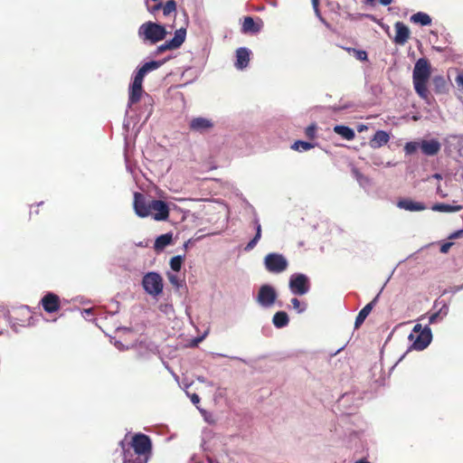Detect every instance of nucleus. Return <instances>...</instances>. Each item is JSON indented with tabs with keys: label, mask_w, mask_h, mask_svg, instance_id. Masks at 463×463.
I'll list each match as a JSON object with an SVG mask.
<instances>
[{
	"label": "nucleus",
	"mask_w": 463,
	"mask_h": 463,
	"mask_svg": "<svg viewBox=\"0 0 463 463\" xmlns=\"http://www.w3.org/2000/svg\"><path fill=\"white\" fill-rule=\"evenodd\" d=\"M164 63H165V61H150L145 62L142 66L149 73L151 71H154L159 69Z\"/></svg>",
	"instance_id": "obj_35"
},
{
	"label": "nucleus",
	"mask_w": 463,
	"mask_h": 463,
	"mask_svg": "<svg viewBox=\"0 0 463 463\" xmlns=\"http://www.w3.org/2000/svg\"><path fill=\"white\" fill-rule=\"evenodd\" d=\"M260 238H261V233L256 232L255 236L245 246V250L250 251L252 249H254L255 246L257 245V243L259 242V241L260 240Z\"/></svg>",
	"instance_id": "obj_40"
},
{
	"label": "nucleus",
	"mask_w": 463,
	"mask_h": 463,
	"mask_svg": "<svg viewBox=\"0 0 463 463\" xmlns=\"http://www.w3.org/2000/svg\"><path fill=\"white\" fill-rule=\"evenodd\" d=\"M209 462H210V463H219L218 461H213V460H212V459H209Z\"/></svg>",
	"instance_id": "obj_64"
},
{
	"label": "nucleus",
	"mask_w": 463,
	"mask_h": 463,
	"mask_svg": "<svg viewBox=\"0 0 463 463\" xmlns=\"http://www.w3.org/2000/svg\"><path fill=\"white\" fill-rule=\"evenodd\" d=\"M459 238H463V229L458 230V231L450 233L448 237L449 240H456V239H459Z\"/></svg>",
	"instance_id": "obj_45"
},
{
	"label": "nucleus",
	"mask_w": 463,
	"mask_h": 463,
	"mask_svg": "<svg viewBox=\"0 0 463 463\" xmlns=\"http://www.w3.org/2000/svg\"><path fill=\"white\" fill-rule=\"evenodd\" d=\"M396 34L393 39L394 43L399 45H403L410 37V29L402 22H396L394 24Z\"/></svg>",
	"instance_id": "obj_19"
},
{
	"label": "nucleus",
	"mask_w": 463,
	"mask_h": 463,
	"mask_svg": "<svg viewBox=\"0 0 463 463\" xmlns=\"http://www.w3.org/2000/svg\"><path fill=\"white\" fill-rule=\"evenodd\" d=\"M378 299H379V294H377L370 303L365 305L360 310V312L358 313V315L355 318V321H354V328H358L364 323V321L366 319V317H368V315L371 313L372 309L377 303Z\"/></svg>",
	"instance_id": "obj_20"
},
{
	"label": "nucleus",
	"mask_w": 463,
	"mask_h": 463,
	"mask_svg": "<svg viewBox=\"0 0 463 463\" xmlns=\"http://www.w3.org/2000/svg\"><path fill=\"white\" fill-rule=\"evenodd\" d=\"M167 34L165 27L155 22L142 24L137 31L138 38L143 43L156 44L164 40Z\"/></svg>",
	"instance_id": "obj_2"
},
{
	"label": "nucleus",
	"mask_w": 463,
	"mask_h": 463,
	"mask_svg": "<svg viewBox=\"0 0 463 463\" xmlns=\"http://www.w3.org/2000/svg\"><path fill=\"white\" fill-rule=\"evenodd\" d=\"M197 381L202 383H206V379L203 376H198L197 377Z\"/></svg>",
	"instance_id": "obj_57"
},
{
	"label": "nucleus",
	"mask_w": 463,
	"mask_h": 463,
	"mask_svg": "<svg viewBox=\"0 0 463 463\" xmlns=\"http://www.w3.org/2000/svg\"><path fill=\"white\" fill-rule=\"evenodd\" d=\"M452 245H453V242H451V241L444 242L440 247V252L447 253L449 250V249L452 247Z\"/></svg>",
	"instance_id": "obj_47"
},
{
	"label": "nucleus",
	"mask_w": 463,
	"mask_h": 463,
	"mask_svg": "<svg viewBox=\"0 0 463 463\" xmlns=\"http://www.w3.org/2000/svg\"><path fill=\"white\" fill-rule=\"evenodd\" d=\"M435 91L437 93H446L448 91V83L443 76H435L432 80Z\"/></svg>",
	"instance_id": "obj_30"
},
{
	"label": "nucleus",
	"mask_w": 463,
	"mask_h": 463,
	"mask_svg": "<svg viewBox=\"0 0 463 463\" xmlns=\"http://www.w3.org/2000/svg\"><path fill=\"white\" fill-rule=\"evenodd\" d=\"M409 340L412 342L411 348L422 351L429 346L432 340V332L429 326L423 327V331L420 334L414 335L411 333L409 335Z\"/></svg>",
	"instance_id": "obj_8"
},
{
	"label": "nucleus",
	"mask_w": 463,
	"mask_h": 463,
	"mask_svg": "<svg viewBox=\"0 0 463 463\" xmlns=\"http://www.w3.org/2000/svg\"><path fill=\"white\" fill-rule=\"evenodd\" d=\"M141 101H142L143 107H144L143 113L145 114V116H144V123H145L149 119V118L153 114L155 100L151 95L145 93L144 98Z\"/></svg>",
	"instance_id": "obj_23"
},
{
	"label": "nucleus",
	"mask_w": 463,
	"mask_h": 463,
	"mask_svg": "<svg viewBox=\"0 0 463 463\" xmlns=\"http://www.w3.org/2000/svg\"><path fill=\"white\" fill-rule=\"evenodd\" d=\"M162 7H163V4L161 2H158L157 4H156L151 8H148V11L151 14H155L156 11L160 10Z\"/></svg>",
	"instance_id": "obj_49"
},
{
	"label": "nucleus",
	"mask_w": 463,
	"mask_h": 463,
	"mask_svg": "<svg viewBox=\"0 0 463 463\" xmlns=\"http://www.w3.org/2000/svg\"><path fill=\"white\" fill-rule=\"evenodd\" d=\"M163 14L165 16H168L170 14L175 12L176 10V3L175 0H169L165 3V5H163Z\"/></svg>",
	"instance_id": "obj_38"
},
{
	"label": "nucleus",
	"mask_w": 463,
	"mask_h": 463,
	"mask_svg": "<svg viewBox=\"0 0 463 463\" xmlns=\"http://www.w3.org/2000/svg\"><path fill=\"white\" fill-rule=\"evenodd\" d=\"M354 52L355 53V58L358 60V61H366L367 60V52L365 51H362V50H354Z\"/></svg>",
	"instance_id": "obj_41"
},
{
	"label": "nucleus",
	"mask_w": 463,
	"mask_h": 463,
	"mask_svg": "<svg viewBox=\"0 0 463 463\" xmlns=\"http://www.w3.org/2000/svg\"><path fill=\"white\" fill-rule=\"evenodd\" d=\"M142 287L148 295L157 297L163 292V279L157 272H147L143 277Z\"/></svg>",
	"instance_id": "obj_4"
},
{
	"label": "nucleus",
	"mask_w": 463,
	"mask_h": 463,
	"mask_svg": "<svg viewBox=\"0 0 463 463\" xmlns=\"http://www.w3.org/2000/svg\"><path fill=\"white\" fill-rule=\"evenodd\" d=\"M172 233H165L156 239L154 248L156 250H162L172 242Z\"/></svg>",
	"instance_id": "obj_27"
},
{
	"label": "nucleus",
	"mask_w": 463,
	"mask_h": 463,
	"mask_svg": "<svg viewBox=\"0 0 463 463\" xmlns=\"http://www.w3.org/2000/svg\"><path fill=\"white\" fill-rule=\"evenodd\" d=\"M447 146L451 149L453 147L457 151H460V146L463 144V136L451 135L446 139Z\"/></svg>",
	"instance_id": "obj_31"
},
{
	"label": "nucleus",
	"mask_w": 463,
	"mask_h": 463,
	"mask_svg": "<svg viewBox=\"0 0 463 463\" xmlns=\"http://www.w3.org/2000/svg\"><path fill=\"white\" fill-rule=\"evenodd\" d=\"M438 312L440 315V319H443L449 313V305L446 303H443L442 306L438 310Z\"/></svg>",
	"instance_id": "obj_43"
},
{
	"label": "nucleus",
	"mask_w": 463,
	"mask_h": 463,
	"mask_svg": "<svg viewBox=\"0 0 463 463\" xmlns=\"http://www.w3.org/2000/svg\"><path fill=\"white\" fill-rule=\"evenodd\" d=\"M289 323L288 315L285 311H278L272 317V324L276 328H283Z\"/></svg>",
	"instance_id": "obj_25"
},
{
	"label": "nucleus",
	"mask_w": 463,
	"mask_h": 463,
	"mask_svg": "<svg viewBox=\"0 0 463 463\" xmlns=\"http://www.w3.org/2000/svg\"><path fill=\"white\" fill-rule=\"evenodd\" d=\"M41 305L47 313L57 312L61 307L60 297L52 292H48L41 299Z\"/></svg>",
	"instance_id": "obj_14"
},
{
	"label": "nucleus",
	"mask_w": 463,
	"mask_h": 463,
	"mask_svg": "<svg viewBox=\"0 0 463 463\" xmlns=\"http://www.w3.org/2000/svg\"><path fill=\"white\" fill-rule=\"evenodd\" d=\"M185 37L186 30L184 28H180L176 30L175 32V36L171 40L166 41L165 43L159 45L156 48V53L159 54L167 50H175L179 48L185 41Z\"/></svg>",
	"instance_id": "obj_11"
},
{
	"label": "nucleus",
	"mask_w": 463,
	"mask_h": 463,
	"mask_svg": "<svg viewBox=\"0 0 463 463\" xmlns=\"http://www.w3.org/2000/svg\"><path fill=\"white\" fill-rule=\"evenodd\" d=\"M433 177H434V178H436V179H440V178H441V175H440L439 174H435V175H433Z\"/></svg>",
	"instance_id": "obj_62"
},
{
	"label": "nucleus",
	"mask_w": 463,
	"mask_h": 463,
	"mask_svg": "<svg viewBox=\"0 0 463 463\" xmlns=\"http://www.w3.org/2000/svg\"><path fill=\"white\" fill-rule=\"evenodd\" d=\"M150 215L156 221H166L169 217L168 204L162 200L152 199Z\"/></svg>",
	"instance_id": "obj_12"
},
{
	"label": "nucleus",
	"mask_w": 463,
	"mask_h": 463,
	"mask_svg": "<svg viewBox=\"0 0 463 463\" xmlns=\"http://www.w3.org/2000/svg\"><path fill=\"white\" fill-rule=\"evenodd\" d=\"M373 164L374 165H381L383 163H382V161L380 160V158H379V157H373Z\"/></svg>",
	"instance_id": "obj_54"
},
{
	"label": "nucleus",
	"mask_w": 463,
	"mask_h": 463,
	"mask_svg": "<svg viewBox=\"0 0 463 463\" xmlns=\"http://www.w3.org/2000/svg\"><path fill=\"white\" fill-rule=\"evenodd\" d=\"M265 269L274 274L285 271L288 267V260L280 253H269L264 258Z\"/></svg>",
	"instance_id": "obj_5"
},
{
	"label": "nucleus",
	"mask_w": 463,
	"mask_h": 463,
	"mask_svg": "<svg viewBox=\"0 0 463 463\" xmlns=\"http://www.w3.org/2000/svg\"><path fill=\"white\" fill-rule=\"evenodd\" d=\"M127 449L135 451L147 458L152 457V441L151 439L143 433H136L132 436L129 443L126 444Z\"/></svg>",
	"instance_id": "obj_3"
},
{
	"label": "nucleus",
	"mask_w": 463,
	"mask_h": 463,
	"mask_svg": "<svg viewBox=\"0 0 463 463\" xmlns=\"http://www.w3.org/2000/svg\"><path fill=\"white\" fill-rule=\"evenodd\" d=\"M189 243H190V241L184 242V250H186L188 248Z\"/></svg>",
	"instance_id": "obj_63"
},
{
	"label": "nucleus",
	"mask_w": 463,
	"mask_h": 463,
	"mask_svg": "<svg viewBox=\"0 0 463 463\" xmlns=\"http://www.w3.org/2000/svg\"><path fill=\"white\" fill-rule=\"evenodd\" d=\"M293 308L297 311L298 314L304 313L307 308V304L306 302H301L297 298H293L290 300Z\"/></svg>",
	"instance_id": "obj_34"
},
{
	"label": "nucleus",
	"mask_w": 463,
	"mask_h": 463,
	"mask_svg": "<svg viewBox=\"0 0 463 463\" xmlns=\"http://www.w3.org/2000/svg\"><path fill=\"white\" fill-rule=\"evenodd\" d=\"M423 331V327L420 324H416L412 329V332L414 335L420 334V332Z\"/></svg>",
	"instance_id": "obj_50"
},
{
	"label": "nucleus",
	"mask_w": 463,
	"mask_h": 463,
	"mask_svg": "<svg viewBox=\"0 0 463 463\" xmlns=\"http://www.w3.org/2000/svg\"><path fill=\"white\" fill-rule=\"evenodd\" d=\"M334 132L346 140H353L355 137L354 129L344 125L335 126Z\"/></svg>",
	"instance_id": "obj_26"
},
{
	"label": "nucleus",
	"mask_w": 463,
	"mask_h": 463,
	"mask_svg": "<svg viewBox=\"0 0 463 463\" xmlns=\"http://www.w3.org/2000/svg\"><path fill=\"white\" fill-rule=\"evenodd\" d=\"M462 289H463V286H461V285H460V286H456V287L453 288L452 292H453V293H456V292H458V291H460V290H462Z\"/></svg>",
	"instance_id": "obj_56"
},
{
	"label": "nucleus",
	"mask_w": 463,
	"mask_h": 463,
	"mask_svg": "<svg viewBox=\"0 0 463 463\" xmlns=\"http://www.w3.org/2000/svg\"><path fill=\"white\" fill-rule=\"evenodd\" d=\"M411 21L414 24H419L422 26L430 25L431 24L430 16L423 12H418L411 16Z\"/></svg>",
	"instance_id": "obj_29"
},
{
	"label": "nucleus",
	"mask_w": 463,
	"mask_h": 463,
	"mask_svg": "<svg viewBox=\"0 0 463 463\" xmlns=\"http://www.w3.org/2000/svg\"><path fill=\"white\" fill-rule=\"evenodd\" d=\"M430 76V66L427 59H419L414 65L412 80L416 93L423 99H428L427 82Z\"/></svg>",
	"instance_id": "obj_1"
},
{
	"label": "nucleus",
	"mask_w": 463,
	"mask_h": 463,
	"mask_svg": "<svg viewBox=\"0 0 463 463\" xmlns=\"http://www.w3.org/2000/svg\"><path fill=\"white\" fill-rule=\"evenodd\" d=\"M119 445L122 449V463H147L149 461V458L127 449L124 441H121Z\"/></svg>",
	"instance_id": "obj_15"
},
{
	"label": "nucleus",
	"mask_w": 463,
	"mask_h": 463,
	"mask_svg": "<svg viewBox=\"0 0 463 463\" xmlns=\"http://www.w3.org/2000/svg\"><path fill=\"white\" fill-rule=\"evenodd\" d=\"M440 143L437 139H424L420 141V150L423 155L433 156L440 150Z\"/></svg>",
	"instance_id": "obj_18"
},
{
	"label": "nucleus",
	"mask_w": 463,
	"mask_h": 463,
	"mask_svg": "<svg viewBox=\"0 0 463 463\" xmlns=\"http://www.w3.org/2000/svg\"><path fill=\"white\" fill-rule=\"evenodd\" d=\"M365 128H366V127H365V126H364V125H362V126H360V127L358 128V131H359V132H362V131H363L364 129H365Z\"/></svg>",
	"instance_id": "obj_59"
},
{
	"label": "nucleus",
	"mask_w": 463,
	"mask_h": 463,
	"mask_svg": "<svg viewBox=\"0 0 463 463\" xmlns=\"http://www.w3.org/2000/svg\"><path fill=\"white\" fill-rule=\"evenodd\" d=\"M87 316H90L92 314L93 310L91 308L84 309L83 311Z\"/></svg>",
	"instance_id": "obj_58"
},
{
	"label": "nucleus",
	"mask_w": 463,
	"mask_h": 463,
	"mask_svg": "<svg viewBox=\"0 0 463 463\" xmlns=\"http://www.w3.org/2000/svg\"><path fill=\"white\" fill-rule=\"evenodd\" d=\"M355 463H370V462L367 460H364V459H360V460L356 461Z\"/></svg>",
	"instance_id": "obj_61"
},
{
	"label": "nucleus",
	"mask_w": 463,
	"mask_h": 463,
	"mask_svg": "<svg viewBox=\"0 0 463 463\" xmlns=\"http://www.w3.org/2000/svg\"><path fill=\"white\" fill-rule=\"evenodd\" d=\"M148 74V72L146 71V69L141 65L140 67H138L134 74H133V77L132 79L133 80H136L137 81H140V82H143L144 80V78L146 77V75Z\"/></svg>",
	"instance_id": "obj_39"
},
{
	"label": "nucleus",
	"mask_w": 463,
	"mask_h": 463,
	"mask_svg": "<svg viewBox=\"0 0 463 463\" xmlns=\"http://www.w3.org/2000/svg\"><path fill=\"white\" fill-rule=\"evenodd\" d=\"M353 175L361 186L365 187L370 184V179L363 175L358 169L354 168Z\"/></svg>",
	"instance_id": "obj_33"
},
{
	"label": "nucleus",
	"mask_w": 463,
	"mask_h": 463,
	"mask_svg": "<svg viewBox=\"0 0 463 463\" xmlns=\"http://www.w3.org/2000/svg\"><path fill=\"white\" fill-rule=\"evenodd\" d=\"M96 325L107 335L110 336V333L115 332L114 329V315L110 314L107 316L105 314H99L95 318Z\"/></svg>",
	"instance_id": "obj_16"
},
{
	"label": "nucleus",
	"mask_w": 463,
	"mask_h": 463,
	"mask_svg": "<svg viewBox=\"0 0 463 463\" xmlns=\"http://www.w3.org/2000/svg\"><path fill=\"white\" fill-rule=\"evenodd\" d=\"M288 288L293 295H306L310 290L309 279L303 273H294L289 277Z\"/></svg>",
	"instance_id": "obj_6"
},
{
	"label": "nucleus",
	"mask_w": 463,
	"mask_h": 463,
	"mask_svg": "<svg viewBox=\"0 0 463 463\" xmlns=\"http://www.w3.org/2000/svg\"><path fill=\"white\" fill-rule=\"evenodd\" d=\"M145 93L146 92L143 90V82L132 79L128 88V107L141 101Z\"/></svg>",
	"instance_id": "obj_13"
},
{
	"label": "nucleus",
	"mask_w": 463,
	"mask_h": 463,
	"mask_svg": "<svg viewBox=\"0 0 463 463\" xmlns=\"http://www.w3.org/2000/svg\"><path fill=\"white\" fill-rule=\"evenodd\" d=\"M305 133H306L307 137H308L310 138H314L316 136V126L315 125L308 126L306 128Z\"/></svg>",
	"instance_id": "obj_44"
},
{
	"label": "nucleus",
	"mask_w": 463,
	"mask_h": 463,
	"mask_svg": "<svg viewBox=\"0 0 463 463\" xmlns=\"http://www.w3.org/2000/svg\"><path fill=\"white\" fill-rule=\"evenodd\" d=\"M190 398H191V402L194 405H196L200 402V397L196 393H193L192 395H190Z\"/></svg>",
	"instance_id": "obj_51"
},
{
	"label": "nucleus",
	"mask_w": 463,
	"mask_h": 463,
	"mask_svg": "<svg viewBox=\"0 0 463 463\" xmlns=\"http://www.w3.org/2000/svg\"><path fill=\"white\" fill-rule=\"evenodd\" d=\"M312 5L315 9L317 15L320 17L319 10H318V0H312Z\"/></svg>",
	"instance_id": "obj_53"
},
{
	"label": "nucleus",
	"mask_w": 463,
	"mask_h": 463,
	"mask_svg": "<svg viewBox=\"0 0 463 463\" xmlns=\"http://www.w3.org/2000/svg\"><path fill=\"white\" fill-rule=\"evenodd\" d=\"M204 337H205V335H203V336H201V337L197 338V339L195 340V342H196V343H199V342H201Z\"/></svg>",
	"instance_id": "obj_60"
},
{
	"label": "nucleus",
	"mask_w": 463,
	"mask_h": 463,
	"mask_svg": "<svg viewBox=\"0 0 463 463\" xmlns=\"http://www.w3.org/2000/svg\"><path fill=\"white\" fill-rule=\"evenodd\" d=\"M167 278H168V279H169V281H170V283L172 285H174V286H175L177 288L180 286V280H179L177 275L172 274V273H168L167 274Z\"/></svg>",
	"instance_id": "obj_42"
},
{
	"label": "nucleus",
	"mask_w": 463,
	"mask_h": 463,
	"mask_svg": "<svg viewBox=\"0 0 463 463\" xmlns=\"http://www.w3.org/2000/svg\"><path fill=\"white\" fill-rule=\"evenodd\" d=\"M184 258V256L177 255L171 259L170 267L174 271L178 272L181 269Z\"/></svg>",
	"instance_id": "obj_37"
},
{
	"label": "nucleus",
	"mask_w": 463,
	"mask_h": 463,
	"mask_svg": "<svg viewBox=\"0 0 463 463\" xmlns=\"http://www.w3.org/2000/svg\"><path fill=\"white\" fill-rule=\"evenodd\" d=\"M390 136L383 130H378L375 132L373 137L370 141V146L373 148H379L388 143Z\"/></svg>",
	"instance_id": "obj_22"
},
{
	"label": "nucleus",
	"mask_w": 463,
	"mask_h": 463,
	"mask_svg": "<svg viewBox=\"0 0 463 463\" xmlns=\"http://www.w3.org/2000/svg\"><path fill=\"white\" fill-rule=\"evenodd\" d=\"M455 82L457 84V87L460 90H463V74L462 73H459L456 79H455Z\"/></svg>",
	"instance_id": "obj_48"
},
{
	"label": "nucleus",
	"mask_w": 463,
	"mask_h": 463,
	"mask_svg": "<svg viewBox=\"0 0 463 463\" xmlns=\"http://www.w3.org/2000/svg\"><path fill=\"white\" fill-rule=\"evenodd\" d=\"M380 4L386 6V5H389L392 0H379Z\"/></svg>",
	"instance_id": "obj_55"
},
{
	"label": "nucleus",
	"mask_w": 463,
	"mask_h": 463,
	"mask_svg": "<svg viewBox=\"0 0 463 463\" xmlns=\"http://www.w3.org/2000/svg\"><path fill=\"white\" fill-rule=\"evenodd\" d=\"M278 298L276 289L269 284L261 285L256 296L257 304L262 308H270Z\"/></svg>",
	"instance_id": "obj_7"
},
{
	"label": "nucleus",
	"mask_w": 463,
	"mask_h": 463,
	"mask_svg": "<svg viewBox=\"0 0 463 463\" xmlns=\"http://www.w3.org/2000/svg\"><path fill=\"white\" fill-rule=\"evenodd\" d=\"M151 201L152 199L146 198L143 194L136 192L133 202L135 213L140 218L150 216Z\"/></svg>",
	"instance_id": "obj_10"
},
{
	"label": "nucleus",
	"mask_w": 463,
	"mask_h": 463,
	"mask_svg": "<svg viewBox=\"0 0 463 463\" xmlns=\"http://www.w3.org/2000/svg\"><path fill=\"white\" fill-rule=\"evenodd\" d=\"M315 146V144L307 142V141H302L298 140L294 142V144L291 146V148L293 150L298 151V152H304L307 151Z\"/></svg>",
	"instance_id": "obj_32"
},
{
	"label": "nucleus",
	"mask_w": 463,
	"mask_h": 463,
	"mask_svg": "<svg viewBox=\"0 0 463 463\" xmlns=\"http://www.w3.org/2000/svg\"><path fill=\"white\" fill-rule=\"evenodd\" d=\"M260 25L256 24L252 17L246 16L243 20L241 31L243 33H257L260 31Z\"/></svg>",
	"instance_id": "obj_24"
},
{
	"label": "nucleus",
	"mask_w": 463,
	"mask_h": 463,
	"mask_svg": "<svg viewBox=\"0 0 463 463\" xmlns=\"http://www.w3.org/2000/svg\"><path fill=\"white\" fill-rule=\"evenodd\" d=\"M418 149H420V141L407 142L404 146V152L406 155H411L415 153Z\"/></svg>",
	"instance_id": "obj_36"
},
{
	"label": "nucleus",
	"mask_w": 463,
	"mask_h": 463,
	"mask_svg": "<svg viewBox=\"0 0 463 463\" xmlns=\"http://www.w3.org/2000/svg\"><path fill=\"white\" fill-rule=\"evenodd\" d=\"M250 51L246 47H240L236 50V61L234 67L242 71L246 69L250 62Z\"/></svg>",
	"instance_id": "obj_17"
},
{
	"label": "nucleus",
	"mask_w": 463,
	"mask_h": 463,
	"mask_svg": "<svg viewBox=\"0 0 463 463\" xmlns=\"http://www.w3.org/2000/svg\"><path fill=\"white\" fill-rule=\"evenodd\" d=\"M397 206L400 209H403L410 212H420L427 209V206L420 202H414L411 199H402L397 203Z\"/></svg>",
	"instance_id": "obj_21"
},
{
	"label": "nucleus",
	"mask_w": 463,
	"mask_h": 463,
	"mask_svg": "<svg viewBox=\"0 0 463 463\" xmlns=\"http://www.w3.org/2000/svg\"><path fill=\"white\" fill-rule=\"evenodd\" d=\"M214 126V121L212 118L202 116L192 118L188 124L191 132L200 135L211 132Z\"/></svg>",
	"instance_id": "obj_9"
},
{
	"label": "nucleus",
	"mask_w": 463,
	"mask_h": 463,
	"mask_svg": "<svg viewBox=\"0 0 463 463\" xmlns=\"http://www.w3.org/2000/svg\"><path fill=\"white\" fill-rule=\"evenodd\" d=\"M438 320H441L440 319V315L438 311L434 312L433 314H431L429 317V323L430 324H434L436 323Z\"/></svg>",
	"instance_id": "obj_46"
},
{
	"label": "nucleus",
	"mask_w": 463,
	"mask_h": 463,
	"mask_svg": "<svg viewBox=\"0 0 463 463\" xmlns=\"http://www.w3.org/2000/svg\"><path fill=\"white\" fill-rule=\"evenodd\" d=\"M434 212L439 213H456L462 209L461 205H450L447 203H435L430 208Z\"/></svg>",
	"instance_id": "obj_28"
},
{
	"label": "nucleus",
	"mask_w": 463,
	"mask_h": 463,
	"mask_svg": "<svg viewBox=\"0 0 463 463\" xmlns=\"http://www.w3.org/2000/svg\"><path fill=\"white\" fill-rule=\"evenodd\" d=\"M254 224H255L256 232L261 233V225L257 217L254 218Z\"/></svg>",
	"instance_id": "obj_52"
}]
</instances>
